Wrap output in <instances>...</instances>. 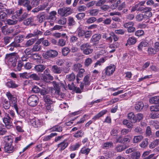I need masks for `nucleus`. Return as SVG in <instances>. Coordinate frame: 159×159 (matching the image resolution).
<instances>
[{"instance_id":"a878e982","label":"nucleus","mask_w":159,"mask_h":159,"mask_svg":"<svg viewBox=\"0 0 159 159\" xmlns=\"http://www.w3.org/2000/svg\"><path fill=\"white\" fill-rule=\"evenodd\" d=\"M107 112V110H104L102 111L97 114L95 115L93 118V119L94 120H97L100 117L106 114Z\"/></svg>"},{"instance_id":"2f4dec72","label":"nucleus","mask_w":159,"mask_h":159,"mask_svg":"<svg viewBox=\"0 0 159 159\" xmlns=\"http://www.w3.org/2000/svg\"><path fill=\"white\" fill-rule=\"evenodd\" d=\"M78 36L79 38L83 37L85 34V31L81 27H78L76 30Z\"/></svg>"},{"instance_id":"dca6fc26","label":"nucleus","mask_w":159,"mask_h":159,"mask_svg":"<svg viewBox=\"0 0 159 159\" xmlns=\"http://www.w3.org/2000/svg\"><path fill=\"white\" fill-rule=\"evenodd\" d=\"M68 145L66 140H64L63 142H61L57 145V147L59 148L60 151H62L64 150Z\"/></svg>"},{"instance_id":"7ed1b4c3","label":"nucleus","mask_w":159,"mask_h":159,"mask_svg":"<svg viewBox=\"0 0 159 159\" xmlns=\"http://www.w3.org/2000/svg\"><path fill=\"white\" fill-rule=\"evenodd\" d=\"M39 98L38 96L35 95H32L27 99L28 104L32 107L36 106L39 102Z\"/></svg>"},{"instance_id":"f704fd0d","label":"nucleus","mask_w":159,"mask_h":159,"mask_svg":"<svg viewBox=\"0 0 159 159\" xmlns=\"http://www.w3.org/2000/svg\"><path fill=\"white\" fill-rule=\"evenodd\" d=\"M127 40L129 45H131L134 44L136 43L137 39L135 37L132 36L129 38Z\"/></svg>"},{"instance_id":"603ef678","label":"nucleus","mask_w":159,"mask_h":159,"mask_svg":"<svg viewBox=\"0 0 159 159\" xmlns=\"http://www.w3.org/2000/svg\"><path fill=\"white\" fill-rule=\"evenodd\" d=\"M131 139V137L129 135H127L125 136L123 138V144H125L128 143L130 141Z\"/></svg>"},{"instance_id":"5701e85b","label":"nucleus","mask_w":159,"mask_h":159,"mask_svg":"<svg viewBox=\"0 0 159 159\" xmlns=\"http://www.w3.org/2000/svg\"><path fill=\"white\" fill-rule=\"evenodd\" d=\"M51 70L52 72L56 74H60L62 71L61 68L57 65L53 66Z\"/></svg>"},{"instance_id":"9b49d317","label":"nucleus","mask_w":159,"mask_h":159,"mask_svg":"<svg viewBox=\"0 0 159 159\" xmlns=\"http://www.w3.org/2000/svg\"><path fill=\"white\" fill-rule=\"evenodd\" d=\"M30 1L29 0H18V4L20 6H22L26 7L27 10L30 11L32 9V7L30 5Z\"/></svg>"},{"instance_id":"cd10ccee","label":"nucleus","mask_w":159,"mask_h":159,"mask_svg":"<svg viewBox=\"0 0 159 159\" xmlns=\"http://www.w3.org/2000/svg\"><path fill=\"white\" fill-rule=\"evenodd\" d=\"M141 156V153L139 151H135L131 154V157L132 159H139Z\"/></svg>"},{"instance_id":"49530a36","label":"nucleus","mask_w":159,"mask_h":159,"mask_svg":"<svg viewBox=\"0 0 159 159\" xmlns=\"http://www.w3.org/2000/svg\"><path fill=\"white\" fill-rule=\"evenodd\" d=\"M99 12V10L97 9L89 10V13L90 16H95L98 15Z\"/></svg>"},{"instance_id":"864d4df0","label":"nucleus","mask_w":159,"mask_h":159,"mask_svg":"<svg viewBox=\"0 0 159 159\" xmlns=\"http://www.w3.org/2000/svg\"><path fill=\"white\" fill-rule=\"evenodd\" d=\"M84 134V132L82 131H78L74 134L73 136L76 138H79L82 137Z\"/></svg>"},{"instance_id":"aec40b11","label":"nucleus","mask_w":159,"mask_h":159,"mask_svg":"<svg viewBox=\"0 0 159 159\" xmlns=\"http://www.w3.org/2000/svg\"><path fill=\"white\" fill-rule=\"evenodd\" d=\"M149 45V43L146 40H143L141 42L138 46V49L139 51H141L143 48L148 47Z\"/></svg>"},{"instance_id":"a18cd8bd","label":"nucleus","mask_w":159,"mask_h":159,"mask_svg":"<svg viewBox=\"0 0 159 159\" xmlns=\"http://www.w3.org/2000/svg\"><path fill=\"white\" fill-rule=\"evenodd\" d=\"M12 19V20L9 19L7 20H6L7 23L10 25L16 24L18 22L17 20H16V19Z\"/></svg>"},{"instance_id":"393cba45","label":"nucleus","mask_w":159,"mask_h":159,"mask_svg":"<svg viewBox=\"0 0 159 159\" xmlns=\"http://www.w3.org/2000/svg\"><path fill=\"white\" fill-rule=\"evenodd\" d=\"M46 66L44 65H38L35 66L34 68L35 71L38 72H43L46 68Z\"/></svg>"},{"instance_id":"69168bd1","label":"nucleus","mask_w":159,"mask_h":159,"mask_svg":"<svg viewBox=\"0 0 159 159\" xmlns=\"http://www.w3.org/2000/svg\"><path fill=\"white\" fill-rule=\"evenodd\" d=\"M148 139H145L140 144V146L142 148H144L146 147L148 144Z\"/></svg>"},{"instance_id":"4468645a","label":"nucleus","mask_w":159,"mask_h":159,"mask_svg":"<svg viewBox=\"0 0 159 159\" xmlns=\"http://www.w3.org/2000/svg\"><path fill=\"white\" fill-rule=\"evenodd\" d=\"M30 123L35 128L40 127L43 125L42 120L36 118L32 120Z\"/></svg>"},{"instance_id":"c85d7f7f","label":"nucleus","mask_w":159,"mask_h":159,"mask_svg":"<svg viewBox=\"0 0 159 159\" xmlns=\"http://www.w3.org/2000/svg\"><path fill=\"white\" fill-rule=\"evenodd\" d=\"M57 14L56 11H52L50 12L49 13V15L48 17V19L51 20H56V16Z\"/></svg>"},{"instance_id":"6e6d98bb","label":"nucleus","mask_w":159,"mask_h":159,"mask_svg":"<svg viewBox=\"0 0 159 159\" xmlns=\"http://www.w3.org/2000/svg\"><path fill=\"white\" fill-rule=\"evenodd\" d=\"M40 0H32L31 2V6L32 7H36L40 3Z\"/></svg>"},{"instance_id":"f03ea898","label":"nucleus","mask_w":159,"mask_h":159,"mask_svg":"<svg viewBox=\"0 0 159 159\" xmlns=\"http://www.w3.org/2000/svg\"><path fill=\"white\" fill-rule=\"evenodd\" d=\"M7 139L9 142L7 141L5 145L4 148L5 151L8 153H12L16 150V147H14L12 146L13 140L11 138L7 137Z\"/></svg>"},{"instance_id":"4c0bfd02","label":"nucleus","mask_w":159,"mask_h":159,"mask_svg":"<svg viewBox=\"0 0 159 159\" xmlns=\"http://www.w3.org/2000/svg\"><path fill=\"white\" fill-rule=\"evenodd\" d=\"M50 129L52 132L56 131L61 132L62 130V127L61 126L56 125L53 126Z\"/></svg>"},{"instance_id":"f3484780","label":"nucleus","mask_w":159,"mask_h":159,"mask_svg":"<svg viewBox=\"0 0 159 159\" xmlns=\"http://www.w3.org/2000/svg\"><path fill=\"white\" fill-rule=\"evenodd\" d=\"M101 38V35L100 34H96L92 37L90 41L92 43H97Z\"/></svg>"},{"instance_id":"9d476101","label":"nucleus","mask_w":159,"mask_h":159,"mask_svg":"<svg viewBox=\"0 0 159 159\" xmlns=\"http://www.w3.org/2000/svg\"><path fill=\"white\" fill-rule=\"evenodd\" d=\"M123 26L125 28L127 29L129 33H133L135 30V28L134 27V23L133 21H129L123 24Z\"/></svg>"},{"instance_id":"4be33fe9","label":"nucleus","mask_w":159,"mask_h":159,"mask_svg":"<svg viewBox=\"0 0 159 159\" xmlns=\"http://www.w3.org/2000/svg\"><path fill=\"white\" fill-rule=\"evenodd\" d=\"M19 114L20 116L22 118H24L26 119H28L30 117V112L28 111H26L24 110H22L20 111Z\"/></svg>"},{"instance_id":"a19ab883","label":"nucleus","mask_w":159,"mask_h":159,"mask_svg":"<svg viewBox=\"0 0 159 159\" xmlns=\"http://www.w3.org/2000/svg\"><path fill=\"white\" fill-rule=\"evenodd\" d=\"M143 138V137L142 135L136 136L134 137L133 139V143H136L140 142Z\"/></svg>"},{"instance_id":"6e6552de","label":"nucleus","mask_w":159,"mask_h":159,"mask_svg":"<svg viewBox=\"0 0 159 159\" xmlns=\"http://www.w3.org/2000/svg\"><path fill=\"white\" fill-rule=\"evenodd\" d=\"M16 54L17 53L16 52H13L7 54L6 55V59L11 62L13 66L16 65Z\"/></svg>"},{"instance_id":"680f3d73","label":"nucleus","mask_w":159,"mask_h":159,"mask_svg":"<svg viewBox=\"0 0 159 159\" xmlns=\"http://www.w3.org/2000/svg\"><path fill=\"white\" fill-rule=\"evenodd\" d=\"M134 131L137 134H141L143 133L142 129L139 126L136 127L134 128Z\"/></svg>"},{"instance_id":"e433bc0d","label":"nucleus","mask_w":159,"mask_h":159,"mask_svg":"<svg viewBox=\"0 0 159 159\" xmlns=\"http://www.w3.org/2000/svg\"><path fill=\"white\" fill-rule=\"evenodd\" d=\"M2 107L5 109H9L11 106V103L6 99H4L2 102Z\"/></svg>"},{"instance_id":"c03bdc74","label":"nucleus","mask_w":159,"mask_h":159,"mask_svg":"<svg viewBox=\"0 0 159 159\" xmlns=\"http://www.w3.org/2000/svg\"><path fill=\"white\" fill-rule=\"evenodd\" d=\"M68 26H73L75 25L76 23L74 18L73 17L71 16L68 17Z\"/></svg>"},{"instance_id":"774afa93","label":"nucleus","mask_w":159,"mask_h":159,"mask_svg":"<svg viewBox=\"0 0 159 159\" xmlns=\"http://www.w3.org/2000/svg\"><path fill=\"white\" fill-rule=\"evenodd\" d=\"M152 125L156 129H159V121H158L153 120L152 121Z\"/></svg>"},{"instance_id":"a211bd4d","label":"nucleus","mask_w":159,"mask_h":159,"mask_svg":"<svg viewBox=\"0 0 159 159\" xmlns=\"http://www.w3.org/2000/svg\"><path fill=\"white\" fill-rule=\"evenodd\" d=\"M52 96L51 94H48L45 95L43 97L44 102L47 104H50L52 103Z\"/></svg>"},{"instance_id":"c9c22d12","label":"nucleus","mask_w":159,"mask_h":159,"mask_svg":"<svg viewBox=\"0 0 159 159\" xmlns=\"http://www.w3.org/2000/svg\"><path fill=\"white\" fill-rule=\"evenodd\" d=\"M57 133H52L49 135L44 136L43 139V141H48L50 140L52 137L57 136Z\"/></svg>"},{"instance_id":"09e8293b","label":"nucleus","mask_w":159,"mask_h":159,"mask_svg":"<svg viewBox=\"0 0 159 159\" xmlns=\"http://www.w3.org/2000/svg\"><path fill=\"white\" fill-rule=\"evenodd\" d=\"M78 40V38L75 35H72L70 36V42L71 43H76Z\"/></svg>"},{"instance_id":"39448f33","label":"nucleus","mask_w":159,"mask_h":159,"mask_svg":"<svg viewBox=\"0 0 159 159\" xmlns=\"http://www.w3.org/2000/svg\"><path fill=\"white\" fill-rule=\"evenodd\" d=\"M22 13V9H20V10L16 11L15 12H14V14L12 16L11 18L14 19H18L20 21L23 20L27 17V15L25 14H24L20 16Z\"/></svg>"},{"instance_id":"052dcab7","label":"nucleus","mask_w":159,"mask_h":159,"mask_svg":"<svg viewBox=\"0 0 159 159\" xmlns=\"http://www.w3.org/2000/svg\"><path fill=\"white\" fill-rule=\"evenodd\" d=\"M29 73H28L26 72H25L23 73H20L19 74L20 77L21 78L24 79H28L29 76Z\"/></svg>"},{"instance_id":"338daca9","label":"nucleus","mask_w":159,"mask_h":159,"mask_svg":"<svg viewBox=\"0 0 159 159\" xmlns=\"http://www.w3.org/2000/svg\"><path fill=\"white\" fill-rule=\"evenodd\" d=\"M150 110L152 111H159V105L151 106Z\"/></svg>"},{"instance_id":"2eb2a0df","label":"nucleus","mask_w":159,"mask_h":159,"mask_svg":"<svg viewBox=\"0 0 159 159\" xmlns=\"http://www.w3.org/2000/svg\"><path fill=\"white\" fill-rule=\"evenodd\" d=\"M127 117L129 122L131 123L134 124L137 122L136 116L133 112L129 113L127 114Z\"/></svg>"},{"instance_id":"bf43d9fd","label":"nucleus","mask_w":159,"mask_h":159,"mask_svg":"<svg viewBox=\"0 0 159 159\" xmlns=\"http://www.w3.org/2000/svg\"><path fill=\"white\" fill-rule=\"evenodd\" d=\"M66 43L65 40L63 39H60L58 41V45L61 47L64 46Z\"/></svg>"},{"instance_id":"5fc2aeb1","label":"nucleus","mask_w":159,"mask_h":159,"mask_svg":"<svg viewBox=\"0 0 159 159\" xmlns=\"http://www.w3.org/2000/svg\"><path fill=\"white\" fill-rule=\"evenodd\" d=\"M91 149L89 148H82L80 150V153L85 154V155H87L90 151Z\"/></svg>"},{"instance_id":"473e14b6","label":"nucleus","mask_w":159,"mask_h":159,"mask_svg":"<svg viewBox=\"0 0 159 159\" xmlns=\"http://www.w3.org/2000/svg\"><path fill=\"white\" fill-rule=\"evenodd\" d=\"M7 14L4 11H0V20L2 22H5L7 20Z\"/></svg>"},{"instance_id":"7c9ffc66","label":"nucleus","mask_w":159,"mask_h":159,"mask_svg":"<svg viewBox=\"0 0 159 159\" xmlns=\"http://www.w3.org/2000/svg\"><path fill=\"white\" fill-rule=\"evenodd\" d=\"M6 85L8 88H15L18 86V85L16 84L14 82L11 80L6 83Z\"/></svg>"},{"instance_id":"e2e57ef3","label":"nucleus","mask_w":159,"mask_h":159,"mask_svg":"<svg viewBox=\"0 0 159 159\" xmlns=\"http://www.w3.org/2000/svg\"><path fill=\"white\" fill-rule=\"evenodd\" d=\"M29 78H31L33 80H38L40 79V78L38 75L37 74L34 73L31 75L29 74Z\"/></svg>"},{"instance_id":"0eeeda50","label":"nucleus","mask_w":159,"mask_h":159,"mask_svg":"<svg viewBox=\"0 0 159 159\" xmlns=\"http://www.w3.org/2000/svg\"><path fill=\"white\" fill-rule=\"evenodd\" d=\"M3 122L7 129H10L13 127L11 119L7 113H5V116L2 118Z\"/></svg>"},{"instance_id":"f8f14e48","label":"nucleus","mask_w":159,"mask_h":159,"mask_svg":"<svg viewBox=\"0 0 159 159\" xmlns=\"http://www.w3.org/2000/svg\"><path fill=\"white\" fill-rule=\"evenodd\" d=\"M116 67V66L113 64L107 67L105 69V75L110 76L112 75L115 70Z\"/></svg>"},{"instance_id":"1a4fd4ad","label":"nucleus","mask_w":159,"mask_h":159,"mask_svg":"<svg viewBox=\"0 0 159 159\" xmlns=\"http://www.w3.org/2000/svg\"><path fill=\"white\" fill-rule=\"evenodd\" d=\"M58 54V52L56 50H50L48 51L43 54L44 58L48 59L51 58H54L56 57Z\"/></svg>"},{"instance_id":"412c9836","label":"nucleus","mask_w":159,"mask_h":159,"mask_svg":"<svg viewBox=\"0 0 159 159\" xmlns=\"http://www.w3.org/2000/svg\"><path fill=\"white\" fill-rule=\"evenodd\" d=\"M34 19L33 18L30 17L23 20V23L26 25L33 26L35 25L34 22Z\"/></svg>"},{"instance_id":"0e129e2a","label":"nucleus","mask_w":159,"mask_h":159,"mask_svg":"<svg viewBox=\"0 0 159 159\" xmlns=\"http://www.w3.org/2000/svg\"><path fill=\"white\" fill-rule=\"evenodd\" d=\"M92 34V32L91 31L88 30L85 31L84 34V38L86 39H89L91 37Z\"/></svg>"},{"instance_id":"ddd939ff","label":"nucleus","mask_w":159,"mask_h":159,"mask_svg":"<svg viewBox=\"0 0 159 159\" xmlns=\"http://www.w3.org/2000/svg\"><path fill=\"white\" fill-rule=\"evenodd\" d=\"M52 83L54 89L55 91V93L57 95H60V87L61 86H63L64 84L61 82H57L56 81H53Z\"/></svg>"},{"instance_id":"58836bf2","label":"nucleus","mask_w":159,"mask_h":159,"mask_svg":"<svg viewBox=\"0 0 159 159\" xmlns=\"http://www.w3.org/2000/svg\"><path fill=\"white\" fill-rule=\"evenodd\" d=\"M36 41V39L35 38H32L27 40L25 45L26 47H29L33 45Z\"/></svg>"},{"instance_id":"3c124183","label":"nucleus","mask_w":159,"mask_h":159,"mask_svg":"<svg viewBox=\"0 0 159 159\" xmlns=\"http://www.w3.org/2000/svg\"><path fill=\"white\" fill-rule=\"evenodd\" d=\"M122 123L124 125H125L129 128H132L133 126L132 123H131L129 120L126 119L124 120Z\"/></svg>"},{"instance_id":"f257e3e1","label":"nucleus","mask_w":159,"mask_h":159,"mask_svg":"<svg viewBox=\"0 0 159 159\" xmlns=\"http://www.w3.org/2000/svg\"><path fill=\"white\" fill-rule=\"evenodd\" d=\"M6 95L9 100V102L15 109L17 113H19L18 108L17 104V98L15 95L12 94L10 92L6 93Z\"/></svg>"},{"instance_id":"ea45409f","label":"nucleus","mask_w":159,"mask_h":159,"mask_svg":"<svg viewBox=\"0 0 159 159\" xmlns=\"http://www.w3.org/2000/svg\"><path fill=\"white\" fill-rule=\"evenodd\" d=\"M126 148L125 146L118 144L115 148V150L117 152H120L123 151Z\"/></svg>"},{"instance_id":"8fccbe9b","label":"nucleus","mask_w":159,"mask_h":159,"mask_svg":"<svg viewBox=\"0 0 159 159\" xmlns=\"http://www.w3.org/2000/svg\"><path fill=\"white\" fill-rule=\"evenodd\" d=\"M41 49V46L35 43L32 50L33 52H38Z\"/></svg>"},{"instance_id":"4d7b16f0","label":"nucleus","mask_w":159,"mask_h":159,"mask_svg":"<svg viewBox=\"0 0 159 159\" xmlns=\"http://www.w3.org/2000/svg\"><path fill=\"white\" fill-rule=\"evenodd\" d=\"M70 51V49L68 48L64 47L62 50V53L64 56H66L68 55Z\"/></svg>"},{"instance_id":"bb28decb","label":"nucleus","mask_w":159,"mask_h":159,"mask_svg":"<svg viewBox=\"0 0 159 159\" xmlns=\"http://www.w3.org/2000/svg\"><path fill=\"white\" fill-rule=\"evenodd\" d=\"M149 102L152 104L159 103V96H155L151 97L149 100Z\"/></svg>"},{"instance_id":"13d9d810","label":"nucleus","mask_w":159,"mask_h":159,"mask_svg":"<svg viewBox=\"0 0 159 159\" xmlns=\"http://www.w3.org/2000/svg\"><path fill=\"white\" fill-rule=\"evenodd\" d=\"M66 21L67 20L66 18H62L58 20H57V23L59 24L64 25L66 24Z\"/></svg>"},{"instance_id":"20e7f679","label":"nucleus","mask_w":159,"mask_h":159,"mask_svg":"<svg viewBox=\"0 0 159 159\" xmlns=\"http://www.w3.org/2000/svg\"><path fill=\"white\" fill-rule=\"evenodd\" d=\"M80 50L83 51V53L86 55L92 53L93 49L91 48V45L89 43H84L80 46Z\"/></svg>"},{"instance_id":"de8ad7c7","label":"nucleus","mask_w":159,"mask_h":159,"mask_svg":"<svg viewBox=\"0 0 159 159\" xmlns=\"http://www.w3.org/2000/svg\"><path fill=\"white\" fill-rule=\"evenodd\" d=\"M107 60L106 57H104L100 59L99 60L97 61V62L95 63V66L96 67L98 65L101 66L102 63H104Z\"/></svg>"},{"instance_id":"79ce46f5","label":"nucleus","mask_w":159,"mask_h":159,"mask_svg":"<svg viewBox=\"0 0 159 159\" xmlns=\"http://www.w3.org/2000/svg\"><path fill=\"white\" fill-rule=\"evenodd\" d=\"M159 143V140L156 139L152 142L149 145V148H153L157 146Z\"/></svg>"},{"instance_id":"c756f323","label":"nucleus","mask_w":159,"mask_h":159,"mask_svg":"<svg viewBox=\"0 0 159 159\" xmlns=\"http://www.w3.org/2000/svg\"><path fill=\"white\" fill-rule=\"evenodd\" d=\"M148 54L149 55L152 56L156 54L158 52L156 50L155 48L149 47L147 50Z\"/></svg>"},{"instance_id":"72a5a7b5","label":"nucleus","mask_w":159,"mask_h":159,"mask_svg":"<svg viewBox=\"0 0 159 159\" xmlns=\"http://www.w3.org/2000/svg\"><path fill=\"white\" fill-rule=\"evenodd\" d=\"M25 39L24 35H18L15 37L14 40L16 42L18 43L22 42Z\"/></svg>"},{"instance_id":"37998d69","label":"nucleus","mask_w":159,"mask_h":159,"mask_svg":"<svg viewBox=\"0 0 159 159\" xmlns=\"http://www.w3.org/2000/svg\"><path fill=\"white\" fill-rule=\"evenodd\" d=\"M75 76L73 73L68 75L66 76V80L69 81H73L75 79Z\"/></svg>"},{"instance_id":"6ab92c4d","label":"nucleus","mask_w":159,"mask_h":159,"mask_svg":"<svg viewBox=\"0 0 159 159\" xmlns=\"http://www.w3.org/2000/svg\"><path fill=\"white\" fill-rule=\"evenodd\" d=\"M41 79L44 82L46 83H48L49 82L50 80H53V77L50 74H48L47 75H46L42 74L41 75Z\"/></svg>"},{"instance_id":"423d86ee","label":"nucleus","mask_w":159,"mask_h":159,"mask_svg":"<svg viewBox=\"0 0 159 159\" xmlns=\"http://www.w3.org/2000/svg\"><path fill=\"white\" fill-rule=\"evenodd\" d=\"M72 11L70 7H64L58 10V13L63 17H66L71 14Z\"/></svg>"},{"instance_id":"b1692460","label":"nucleus","mask_w":159,"mask_h":159,"mask_svg":"<svg viewBox=\"0 0 159 159\" xmlns=\"http://www.w3.org/2000/svg\"><path fill=\"white\" fill-rule=\"evenodd\" d=\"M144 107V104L142 102H138L135 104L134 107L135 109L139 111L142 110Z\"/></svg>"}]
</instances>
